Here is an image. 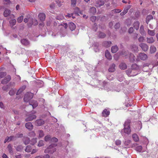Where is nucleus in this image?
I'll use <instances>...</instances> for the list:
<instances>
[{
  "label": "nucleus",
  "mask_w": 158,
  "mask_h": 158,
  "mask_svg": "<svg viewBox=\"0 0 158 158\" xmlns=\"http://www.w3.org/2000/svg\"><path fill=\"white\" fill-rule=\"evenodd\" d=\"M131 121L129 120H127L125 121L124 124V128L122 130V132H124L127 134H129L131 132V130L130 127V123Z\"/></svg>",
  "instance_id": "1"
},
{
  "label": "nucleus",
  "mask_w": 158,
  "mask_h": 158,
  "mask_svg": "<svg viewBox=\"0 0 158 158\" xmlns=\"http://www.w3.org/2000/svg\"><path fill=\"white\" fill-rule=\"evenodd\" d=\"M57 146L56 143L52 144L50 145L44 151L45 153L52 154L56 150L55 147Z\"/></svg>",
  "instance_id": "2"
},
{
  "label": "nucleus",
  "mask_w": 158,
  "mask_h": 158,
  "mask_svg": "<svg viewBox=\"0 0 158 158\" xmlns=\"http://www.w3.org/2000/svg\"><path fill=\"white\" fill-rule=\"evenodd\" d=\"M33 96V94L32 93L30 92L27 93L25 95L24 100L25 102H27L30 99H31Z\"/></svg>",
  "instance_id": "3"
},
{
  "label": "nucleus",
  "mask_w": 158,
  "mask_h": 158,
  "mask_svg": "<svg viewBox=\"0 0 158 158\" xmlns=\"http://www.w3.org/2000/svg\"><path fill=\"white\" fill-rule=\"evenodd\" d=\"M32 18L30 17V15H28L26 18H25L24 22L25 23H28V25L29 27H31L32 25V23H31L32 21Z\"/></svg>",
  "instance_id": "4"
},
{
  "label": "nucleus",
  "mask_w": 158,
  "mask_h": 158,
  "mask_svg": "<svg viewBox=\"0 0 158 158\" xmlns=\"http://www.w3.org/2000/svg\"><path fill=\"white\" fill-rule=\"evenodd\" d=\"M138 57L141 60H145L147 58L148 56L146 54L144 53H140L139 54Z\"/></svg>",
  "instance_id": "5"
},
{
  "label": "nucleus",
  "mask_w": 158,
  "mask_h": 158,
  "mask_svg": "<svg viewBox=\"0 0 158 158\" xmlns=\"http://www.w3.org/2000/svg\"><path fill=\"white\" fill-rule=\"evenodd\" d=\"M36 118V116L33 114H30L28 116V117L25 119V121L28 122L29 121H31L35 119Z\"/></svg>",
  "instance_id": "6"
},
{
  "label": "nucleus",
  "mask_w": 158,
  "mask_h": 158,
  "mask_svg": "<svg viewBox=\"0 0 158 158\" xmlns=\"http://www.w3.org/2000/svg\"><path fill=\"white\" fill-rule=\"evenodd\" d=\"M139 46L141 48L142 50L144 51H147L148 48V45L144 43H142L140 44Z\"/></svg>",
  "instance_id": "7"
},
{
  "label": "nucleus",
  "mask_w": 158,
  "mask_h": 158,
  "mask_svg": "<svg viewBox=\"0 0 158 158\" xmlns=\"http://www.w3.org/2000/svg\"><path fill=\"white\" fill-rule=\"evenodd\" d=\"M11 79V77L10 76H7L4 78L2 81V83L5 84L7 83Z\"/></svg>",
  "instance_id": "8"
},
{
  "label": "nucleus",
  "mask_w": 158,
  "mask_h": 158,
  "mask_svg": "<svg viewBox=\"0 0 158 158\" xmlns=\"http://www.w3.org/2000/svg\"><path fill=\"white\" fill-rule=\"evenodd\" d=\"M26 127L29 130H31L33 128V126L31 123L28 122L26 123L25 124Z\"/></svg>",
  "instance_id": "9"
},
{
  "label": "nucleus",
  "mask_w": 158,
  "mask_h": 158,
  "mask_svg": "<svg viewBox=\"0 0 158 158\" xmlns=\"http://www.w3.org/2000/svg\"><path fill=\"white\" fill-rule=\"evenodd\" d=\"M44 123V121L42 119L37 120L35 122V124L38 126H40L43 125Z\"/></svg>",
  "instance_id": "10"
},
{
  "label": "nucleus",
  "mask_w": 158,
  "mask_h": 158,
  "mask_svg": "<svg viewBox=\"0 0 158 158\" xmlns=\"http://www.w3.org/2000/svg\"><path fill=\"white\" fill-rule=\"evenodd\" d=\"M38 17L41 21H44L45 19V15L43 13H40Z\"/></svg>",
  "instance_id": "11"
},
{
  "label": "nucleus",
  "mask_w": 158,
  "mask_h": 158,
  "mask_svg": "<svg viewBox=\"0 0 158 158\" xmlns=\"http://www.w3.org/2000/svg\"><path fill=\"white\" fill-rule=\"evenodd\" d=\"M105 55L106 57L108 60H110L111 59L112 56L110 52L108 50H106L105 51Z\"/></svg>",
  "instance_id": "12"
},
{
  "label": "nucleus",
  "mask_w": 158,
  "mask_h": 158,
  "mask_svg": "<svg viewBox=\"0 0 158 158\" xmlns=\"http://www.w3.org/2000/svg\"><path fill=\"white\" fill-rule=\"evenodd\" d=\"M69 28L71 31L74 30L76 28L75 24L72 22L70 23L69 24Z\"/></svg>",
  "instance_id": "13"
},
{
  "label": "nucleus",
  "mask_w": 158,
  "mask_h": 158,
  "mask_svg": "<svg viewBox=\"0 0 158 158\" xmlns=\"http://www.w3.org/2000/svg\"><path fill=\"white\" fill-rule=\"evenodd\" d=\"M104 4V2L102 0H98L97 1L96 6L97 7H100L103 6Z\"/></svg>",
  "instance_id": "14"
},
{
  "label": "nucleus",
  "mask_w": 158,
  "mask_h": 158,
  "mask_svg": "<svg viewBox=\"0 0 158 158\" xmlns=\"http://www.w3.org/2000/svg\"><path fill=\"white\" fill-rule=\"evenodd\" d=\"M10 12L11 11L10 10L6 9L3 12V15L5 17H7L10 15Z\"/></svg>",
  "instance_id": "15"
},
{
  "label": "nucleus",
  "mask_w": 158,
  "mask_h": 158,
  "mask_svg": "<svg viewBox=\"0 0 158 158\" xmlns=\"http://www.w3.org/2000/svg\"><path fill=\"white\" fill-rule=\"evenodd\" d=\"M30 105L32 106L33 108H34L38 106V103L36 101L32 100L30 102Z\"/></svg>",
  "instance_id": "16"
},
{
  "label": "nucleus",
  "mask_w": 158,
  "mask_h": 158,
  "mask_svg": "<svg viewBox=\"0 0 158 158\" xmlns=\"http://www.w3.org/2000/svg\"><path fill=\"white\" fill-rule=\"evenodd\" d=\"M147 41L148 43L152 44L154 42L155 40L152 37H148L147 38Z\"/></svg>",
  "instance_id": "17"
},
{
  "label": "nucleus",
  "mask_w": 158,
  "mask_h": 158,
  "mask_svg": "<svg viewBox=\"0 0 158 158\" xmlns=\"http://www.w3.org/2000/svg\"><path fill=\"white\" fill-rule=\"evenodd\" d=\"M21 42L22 44L25 45H29V44L28 41L26 39H22L21 40Z\"/></svg>",
  "instance_id": "18"
},
{
  "label": "nucleus",
  "mask_w": 158,
  "mask_h": 158,
  "mask_svg": "<svg viewBox=\"0 0 158 158\" xmlns=\"http://www.w3.org/2000/svg\"><path fill=\"white\" fill-rule=\"evenodd\" d=\"M109 111H107V110L106 109L104 110L102 112L103 116L105 117H107L108 115L109 114Z\"/></svg>",
  "instance_id": "19"
},
{
  "label": "nucleus",
  "mask_w": 158,
  "mask_h": 158,
  "mask_svg": "<svg viewBox=\"0 0 158 158\" xmlns=\"http://www.w3.org/2000/svg\"><path fill=\"white\" fill-rule=\"evenodd\" d=\"M119 67L120 69H125L127 68V66L125 63H122L120 64Z\"/></svg>",
  "instance_id": "20"
},
{
  "label": "nucleus",
  "mask_w": 158,
  "mask_h": 158,
  "mask_svg": "<svg viewBox=\"0 0 158 158\" xmlns=\"http://www.w3.org/2000/svg\"><path fill=\"white\" fill-rule=\"evenodd\" d=\"M118 50V48L116 46H113L111 49V52L113 53L116 52Z\"/></svg>",
  "instance_id": "21"
},
{
  "label": "nucleus",
  "mask_w": 158,
  "mask_h": 158,
  "mask_svg": "<svg viewBox=\"0 0 158 158\" xmlns=\"http://www.w3.org/2000/svg\"><path fill=\"white\" fill-rule=\"evenodd\" d=\"M115 65L114 64H113L108 69V70L110 72H113L115 70Z\"/></svg>",
  "instance_id": "22"
},
{
  "label": "nucleus",
  "mask_w": 158,
  "mask_h": 158,
  "mask_svg": "<svg viewBox=\"0 0 158 158\" xmlns=\"http://www.w3.org/2000/svg\"><path fill=\"white\" fill-rule=\"evenodd\" d=\"M26 88V86H22L21 88H20V89H19L17 91L16 94L17 95H19V94H20Z\"/></svg>",
  "instance_id": "23"
},
{
  "label": "nucleus",
  "mask_w": 158,
  "mask_h": 158,
  "mask_svg": "<svg viewBox=\"0 0 158 158\" xmlns=\"http://www.w3.org/2000/svg\"><path fill=\"white\" fill-rule=\"evenodd\" d=\"M50 156L48 154H46L44 156H36L35 158H49Z\"/></svg>",
  "instance_id": "24"
},
{
  "label": "nucleus",
  "mask_w": 158,
  "mask_h": 158,
  "mask_svg": "<svg viewBox=\"0 0 158 158\" xmlns=\"http://www.w3.org/2000/svg\"><path fill=\"white\" fill-rule=\"evenodd\" d=\"M133 26L136 30H138L139 28V23L138 21H136L133 24Z\"/></svg>",
  "instance_id": "25"
},
{
  "label": "nucleus",
  "mask_w": 158,
  "mask_h": 158,
  "mask_svg": "<svg viewBox=\"0 0 158 158\" xmlns=\"http://www.w3.org/2000/svg\"><path fill=\"white\" fill-rule=\"evenodd\" d=\"M156 51V48L154 46H151L150 48V52L151 53H154Z\"/></svg>",
  "instance_id": "26"
},
{
  "label": "nucleus",
  "mask_w": 158,
  "mask_h": 158,
  "mask_svg": "<svg viewBox=\"0 0 158 158\" xmlns=\"http://www.w3.org/2000/svg\"><path fill=\"white\" fill-rule=\"evenodd\" d=\"M140 32L142 35H145V32L143 26L142 25L140 28Z\"/></svg>",
  "instance_id": "27"
},
{
  "label": "nucleus",
  "mask_w": 158,
  "mask_h": 158,
  "mask_svg": "<svg viewBox=\"0 0 158 158\" xmlns=\"http://www.w3.org/2000/svg\"><path fill=\"white\" fill-rule=\"evenodd\" d=\"M132 138L134 140L135 142H137L139 140V138L138 136L135 134L132 135Z\"/></svg>",
  "instance_id": "28"
},
{
  "label": "nucleus",
  "mask_w": 158,
  "mask_h": 158,
  "mask_svg": "<svg viewBox=\"0 0 158 158\" xmlns=\"http://www.w3.org/2000/svg\"><path fill=\"white\" fill-rule=\"evenodd\" d=\"M23 141L25 145L27 144L30 142L29 139L27 137H24L23 139Z\"/></svg>",
  "instance_id": "29"
},
{
  "label": "nucleus",
  "mask_w": 158,
  "mask_h": 158,
  "mask_svg": "<svg viewBox=\"0 0 158 158\" xmlns=\"http://www.w3.org/2000/svg\"><path fill=\"white\" fill-rule=\"evenodd\" d=\"M111 43L110 41H105L103 43V45L106 47L110 46L111 45Z\"/></svg>",
  "instance_id": "30"
},
{
  "label": "nucleus",
  "mask_w": 158,
  "mask_h": 158,
  "mask_svg": "<svg viewBox=\"0 0 158 158\" xmlns=\"http://www.w3.org/2000/svg\"><path fill=\"white\" fill-rule=\"evenodd\" d=\"M7 149L9 151L10 153L11 154L13 153V152L12 151V146L10 144H9L8 145Z\"/></svg>",
  "instance_id": "31"
},
{
  "label": "nucleus",
  "mask_w": 158,
  "mask_h": 158,
  "mask_svg": "<svg viewBox=\"0 0 158 158\" xmlns=\"http://www.w3.org/2000/svg\"><path fill=\"white\" fill-rule=\"evenodd\" d=\"M153 19V16L152 15H148L146 18V23L147 24H148V23L149 21L152 19Z\"/></svg>",
  "instance_id": "32"
},
{
  "label": "nucleus",
  "mask_w": 158,
  "mask_h": 158,
  "mask_svg": "<svg viewBox=\"0 0 158 158\" xmlns=\"http://www.w3.org/2000/svg\"><path fill=\"white\" fill-rule=\"evenodd\" d=\"M16 22V20L15 19H12L10 21V25L13 26L14 25Z\"/></svg>",
  "instance_id": "33"
},
{
  "label": "nucleus",
  "mask_w": 158,
  "mask_h": 158,
  "mask_svg": "<svg viewBox=\"0 0 158 158\" xmlns=\"http://www.w3.org/2000/svg\"><path fill=\"white\" fill-rule=\"evenodd\" d=\"M148 34L151 36H154L155 34L154 31L151 30L149 29L148 30Z\"/></svg>",
  "instance_id": "34"
},
{
  "label": "nucleus",
  "mask_w": 158,
  "mask_h": 158,
  "mask_svg": "<svg viewBox=\"0 0 158 158\" xmlns=\"http://www.w3.org/2000/svg\"><path fill=\"white\" fill-rule=\"evenodd\" d=\"M132 50L135 52H137L138 50V47L135 45H133L131 46Z\"/></svg>",
  "instance_id": "35"
},
{
  "label": "nucleus",
  "mask_w": 158,
  "mask_h": 158,
  "mask_svg": "<svg viewBox=\"0 0 158 158\" xmlns=\"http://www.w3.org/2000/svg\"><path fill=\"white\" fill-rule=\"evenodd\" d=\"M38 134H39V137L40 138L43 137L44 135L43 131L41 130L39 131L38 132Z\"/></svg>",
  "instance_id": "36"
},
{
  "label": "nucleus",
  "mask_w": 158,
  "mask_h": 158,
  "mask_svg": "<svg viewBox=\"0 0 158 158\" xmlns=\"http://www.w3.org/2000/svg\"><path fill=\"white\" fill-rule=\"evenodd\" d=\"M90 12L92 14H94L96 12V9L94 7H92L90 10Z\"/></svg>",
  "instance_id": "37"
},
{
  "label": "nucleus",
  "mask_w": 158,
  "mask_h": 158,
  "mask_svg": "<svg viewBox=\"0 0 158 158\" xmlns=\"http://www.w3.org/2000/svg\"><path fill=\"white\" fill-rule=\"evenodd\" d=\"M64 17L62 15H59L56 17V19L60 20L64 19Z\"/></svg>",
  "instance_id": "38"
},
{
  "label": "nucleus",
  "mask_w": 158,
  "mask_h": 158,
  "mask_svg": "<svg viewBox=\"0 0 158 158\" xmlns=\"http://www.w3.org/2000/svg\"><path fill=\"white\" fill-rule=\"evenodd\" d=\"M51 138L49 135H47L44 137V140L45 141L47 142L49 141H51Z\"/></svg>",
  "instance_id": "39"
},
{
  "label": "nucleus",
  "mask_w": 158,
  "mask_h": 158,
  "mask_svg": "<svg viewBox=\"0 0 158 158\" xmlns=\"http://www.w3.org/2000/svg\"><path fill=\"white\" fill-rule=\"evenodd\" d=\"M31 150V148L30 146H27L25 149V151L27 152H30Z\"/></svg>",
  "instance_id": "40"
},
{
  "label": "nucleus",
  "mask_w": 158,
  "mask_h": 158,
  "mask_svg": "<svg viewBox=\"0 0 158 158\" xmlns=\"http://www.w3.org/2000/svg\"><path fill=\"white\" fill-rule=\"evenodd\" d=\"M113 13H119L121 11V10L120 9H114L111 11Z\"/></svg>",
  "instance_id": "41"
},
{
  "label": "nucleus",
  "mask_w": 158,
  "mask_h": 158,
  "mask_svg": "<svg viewBox=\"0 0 158 158\" xmlns=\"http://www.w3.org/2000/svg\"><path fill=\"white\" fill-rule=\"evenodd\" d=\"M23 19V16L22 15L18 18L17 20V22L19 23H20L22 21Z\"/></svg>",
  "instance_id": "42"
},
{
  "label": "nucleus",
  "mask_w": 158,
  "mask_h": 158,
  "mask_svg": "<svg viewBox=\"0 0 158 158\" xmlns=\"http://www.w3.org/2000/svg\"><path fill=\"white\" fill-rule=\"evenodd\" d=\"M142 149V147L141 146H137L136 148V150L138 152H140L141 151Z\"/></svg>",
  "instance_id": "43"
},
{
  "label": "nucleus",
  "mask_w": 158,
  "mask_h": 158,
  "mask_svg": "<svg viewBox=\"0 0 158 158\" xmlns=\"http://www.w3.org/2000/svg\"><path fill=\"white\" fill-rule=\"evenodd\" d=\"M44 141L42 140H40L38 143V145L39 147L42 146L44 145Z\"/></svg>",
  "instance_id": "44"
},
{
  "label": "nucleus",
  "mask_w": 158,
  "mask_h": 158,
  "mask_svg": "<svg viewBox=\"0 0 158 158\" xmlns=\"http://www.w3.org/2000/svg\"><path fill=\"white\" fill-rule=\"evenodd\" d=\"M32 21L31 22V23H32V24H33L34 25H36L38 24V22L37 20L36 19H32Z\"/></svg>",
  "instance_id": "45"
},
{
  "label": "nucleus",
  "mask_w": 158,
  "mask_h": 158,
  "mask_svg": "<svg viewBox=\"0 0 158 158\" xmlns=\"http://www.w3.org/2000/svg\"><path fill=\"white\" fill-rule=\"evenodd\" d=\"M23 147L21 145H19L16 148L17 151H21L23 149Z\"/></svg>",
  "instance_id": "46"
},
{
  "label": "nucleus",
  "mask_w": 158,
  "mask_h": 158,
  "mask_svg": "<svg viewBox=\"0 0 158 158\" xmlns=\"http://www.w3.org/2000/svg\"><path fill=\"white\" fill-rule=\"evenodd\" d=\"M71 4L73 6H75L76 4L77 0H71Z\"/></svg>",
  "instance_id": "47"
},
{
  "label": "nucleus",
  "mask_w": 158,
  "mask_h": 158,
  "mask_svg": "<svg viewBox=\"0 0 158 158\" xmlns=\"http://www.w3.org/2000/svg\"><path fill=\"white\" fill-rule=\"evenodd\" d=\"M57 141V139L55 137L52 138L51 139V142H56Z\"/></svg>",
  "instance_id": "48"
},
{
  "label": "nucleus",
  "mask_w": 158,
  "mask_h": 158,
  "mask_svg": "<svg viewBox=\"0 0 158 158\" xmlns=\"http://www.w3.org/2000/svg\"><path fill=\"white\" fill-rule=\"evenodd\" d=\"M134 71V69H132L131 70H127V71L126 73L128 75H129L131 73H133Z\"/></svg>",
  "instance_id": "49"
},
{
  "label": "nucleus",
  "mask_w": 158,
  "mask_h": 158,
  "mask_svg": "<svg viewBox=\"0 0 158 158\" xmlns=\"http://www.w3.org/2000/svg\"><path fill=\"white\" fill-rule=\"evenodd\" d=\"M144 40V38L143 36H140L138 39L139 42H143Z\"/></svg>",
  "instance_id": "50"
},
{
  "label": "nucleus",
  "mask_w": 158,
  "mask_h": 158,
  "mask_svg": "<svg viewBox=\"0 0 158 158\" xmlns=\"http://www.w3.org/2000/svg\"><path fill=\"white\" fill-rule=\"evenodd\" d=\"M60 26H63V27L65 29L68 27V25L66 23H63L62 24H61Z\"/></svg>",
  "instance_id": "51"
},
{
  "label": "nucleus",
  "mask_w": 158,
  "mask_h": 158,
  "mask_svg": "<svg viewBox=\"0 0 158 158\" xmlns=\"http://www.w3.org/2000/svg\"><path fill=\"white\" fill-rule=\"evenodd\" d=\"M135 56L132 54H130V58L131 60L132 61H133L135 60Z\"/></svg>",
  "instance_id": "52"
},
{
  "label": "nucleus",
  "mask_w": 158,
  "mask_h": 158,
  "mask_svg": "<svg viewBox=\"0 0 158 158\" xmlns=\"http://www.w3.org/2000/svg\"><path fill=\"white\" fill-rule=\"evenodd\" d=\"M37 142V139H32L31 141V144L33 145H34L36 142Z\"/></svg>",
  "instance_id": "53"
},
{
  "label": "nucleus",
  "mask_w": 158,
  "mask_h": 158,
  "mask_svg": "<svg viewBox=\"0 0 158 158\" xmlns=\"http://www.w3.org/2000/svg\"><path fill=\"white\" fill-rule=\"evenodd\" d=\"M99 36L100 38H104L105 36V35L103 33L100 32L99 35Z\"/></svg>",
  "instance_id": "54"
},
{
  "label": "nucleus",
  "mask_w": 158,
  "mask_h": 158,
  "mask_svg": "<svg viewBox=\"0 0 158 158\" xmlns=\"http://www.w3.org/2000/svg\"><path fill=\"white\" fill-rule=\"evenodd\" d=\"M15 93V91L14 90H11L9 92V94L10 95H13Z\"/></svg>",
  "instance_id": "55"
},
{
  "label": "nucleus",
  "mask_w": 158,
  "mask_h": 158,
  "mask_svg": "<svg viewBox=\"0 0 158 158\" xmlns=\"http://www.w3.org/2000/svg\"><path fill=\"white\" fill-rule=\"evenodd\" d=\"M115 143L117 145H119L121 144V141L119 140H117L115 141Z\"/></svg>",
  "instance_id": "56"
},
{
  "label": "nucleus",
  "mask_w": 158,
  "mask_h": 158,
  "mask_svg": "<svg viewBox=\"0 0 158 158\" xmlns=\"http://www.w3.org/2000/svg\"><path fill=\"white\" fill-rule=\"evenodd\" d=\"M0 108L2 109H5V106L3 104L2 102H0Z\"/></svg>",
  "instance_id": "57"
},
{
  "label": "nucleus",
  "mask_w": 158,
  "mask_h": 158,
  "mask_svg": "<svg viewBox=\"0 0 158 158\" xmlns=\"http://www.w3.org/2000/svg\"><path fill=\"white\" fill-rule=\"evenodd\" d=\"M8 89V87L7 85H5L2 87V89L3 90L7 91Z\"/></svg>",
  "instance_id": "58"
},
{
  "label": "nucleus",
  "mask_w": 158,
  "mask_h": 158,
  "mask_svg": "<svg viewBox=\"0 0 158 158\" xmlns=\"http://www.w3.org/2000/svg\"><path fill=\"white\" fill-rule=\"evenodd\" d=\"M6 75V73L4 72L0 73V79Z\"/></svg>",
  "instance_id": "59"
},
{
  "label": "nucleus",
  "mask_w": 158,
  "mask_h": 158,
  "mask_svg": "<svg viewBox=\"0 0 158 158\" xmlns=\"http://www.w3.org/2000/svg\"><path fill=\"white\" fill-rule=\"evenodd\" d=\"M50 7L52 9H54L55 8V4L54 3H52L50 6Z\"/></svg>",
  "instance_id": "60"
},
{
  "label": "nucleus",
  "mask_w": 158,
  "mask_h": 158,
  "mask_svg": "<svg viewBox=\"0 0 158 158\" xmlns=\"http://www.w3.org/2000/svg\"><path fill=\"white\" fill-rule=\"evenodd\" d=\"M11 140H10V137H8L6 138L5 139L4 143H6L7 142H9Z\"/></svg>",
  "instance_id": "61"
},
{
  "label": "nucleus",
  "mask_w": 158,
  "mask_h": 158,
  "mask_svg": "<svg viewBox=\"0 0 158 158\" xmlns=\"http://www.w3.org/2000/svg\"><path fill=\"white\" fill-rule=\"evenodd\" d=\"M120 27V24L119 23H116L114 26V27L115 29H118Z\"/></svg>",
  "instance_id": "62"
},
{
  "label": "nucleus",
  "mask_w": 158,
  "mask_h": 158,
  "mask_svg": "<svg viewBox=\"0 0 158 158\" xmlns=\"http://www.w3.org/2000/svg\"><path fill=\"white\" fill-rule=\"evenodd\" d=\"M133 31V29L132 27H131L128 30V32L130 33H132Z\"/></svg>",
  "instance_id": "63"
},
{
  "label": "nucleus",
  "mask_w": 158,
  "mask_h": 158,
  "mask_svg": "<svg viewBox=\"0 0 158 158\" xmlns=\"http://www.w3.org/2000/svg\"><path fill=\"white\" fill-rule=\"evenodd\" d=\"M131 141L130 140H128L126 141L124 143V144L126 145H128L130 143Z\"/></svg>",
  "instance_id": "64"
}]
</instances>
